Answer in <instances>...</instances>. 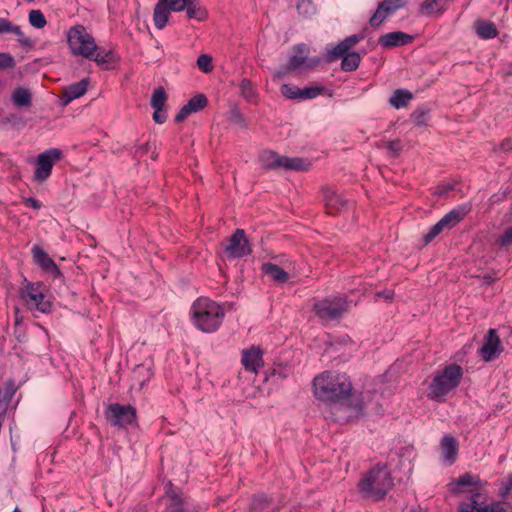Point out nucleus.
Here are the masks:
<instances>
[{
	"label": "nucleus",
	"mask_w": 512,
	"mask_h": 512,
	"mask_svg": "<svg viewBox=\"0 0 512 512\" xmlns=\"http://www.w3.org/2000/svg\"><path fill=\"white\" fill-rule=\"evenodd\" d=\"M313 393L316 399L326 404H348L354 415L363 411L360 397L353 392V385L345 373L324 371L313 379Z\"/></svg>",
	"instance_id": "f257e3e1"
},
{
	"label": "nucleus",
	"mask_w": 512,
	"mask_h": 512,
	"mask_svg": "<svg viewBox=\"0 0 512 512\" xmlns=\"http://www.w3.org/2000/svg\"><path fill=\"white\" fill-rule=\"evenodd\" d=\"M190 314L194 326L204 333L217 331L225 316L222 306L206 297L194 301Z\"/></svg>",
	"instance_id": "f03ea898"
},
{
	"label": "nucleus",
	"mask_w": 512,
	"mask_h": 512,
	"mask_svg": "<svg viewBox=\"0 0 512 512\" xmlns=\"http://www.w3.org/2000/svg\"><path fill=\"white\" fill-rule=\"evenodd\" d=\"M463 374V368L456 363L436 371L428 386L427 397L436 402L445 401L446 396L459 386Z\"/></svg>",
	"instance_id": "7ed1b4c3"
},
{
	"label": "nucleus",
	"mask_w": 512,
	"mask_h": 512,
	"mask_svg": "<svg viewBox=\"0 0 512 512\" xmlns=\"http://www.w3.org/2000/svg\"><path fill=\"white\" fill-rule=\"evenodd\" d=\"M393 486V479L385 465L377 464L363 475L358 483L359 492L364 498L382 500Z\"/></svg>",
	"instance_id": "20e7f679"
},
{
	"label": "nucleus",
	"mask_w": 512,
	"mask_h": 512,
	"mask_svg": "<svg viewBox=\"0 0 512 512\" xmlns=\"http://www.w3.org/2000/svg\"><path fill=\"white\" fill-rule=\"evenodd\" d=\"M350 307V301L343 294L331 295L313 304L315 315L324 323L339 320Z\"/></svg>",
	"instance_id": "39448f33"
},
{
	"label": "nucleus",
	"mask_w": 512,
	"mask_h": 512,
	"mask_svg": "<svg viewBox=\"0 0 512 512\" xmlns=\"http://www.w3.org/2000/svg\"><path fill=\"white\" fill-rule=\"evenodd\" d=\"M67 43L73 55L86 59H92L94 52L98 50L95 39L83 25H75L69 29Z\"/></svg>",
	"instance_id": "423d86ee"
},
{
	"label": "nucleus",
	"mask_w": 512,
	"mask_h": 512,
	"mask_svg": "<svg viewBox=\"0 0 512 512\" xmlns=\"http://www.w3.org/2000/svg\"><path fill=\"white\" fill-rule=\"evenodd\" d=\"M106 420L114 427L127 428L137 422V411L132 405L111 403L104 412Z\"/></svg>",
	"instance_id": "0eeeda50"
},
{
	"label": "nucleus",
	"mask_w": 512,
	"mask_h": 512,
	"mask_svg": "<svg viewBox=\"0 0 512 512\" xmlns=\"http://www.w3.org/2000/svg\"><path fill=\"white\" fill-rule=\"evenodd\" d=\"M62 158V151L58 148H51L38 155L34 180L44 182L52 172L54 164Z\"/></svg>",
	"instance_id": "6e6552de"
},
{
	"label": "nucleus",
	"mask_w": 512,
	"mask_h": 512,
	"mask_svg": "<svg viewBox=\"0 0 512 512\" xmlns=\"http://www.w3.org/2000/svg\"><path fill=\"white\" fill-rule=\"evenodd\" d=\"M482 497L480 492H474L470 496L469 502H461L458 512H512L505 508L501 501H493L491 503L480 502Z\"/></svg>",
	"instance_id": "1a4fd4ad"
},
{
	"label": "nucleus",
	"mask_w": 512,
	"mask_h": 512,
	"mask_svg": "<svg viewBox=\"0 0 512 512\" xmlns=\"http://www.w3.org/2000/svg\"><path fill=\"white\" fill-rule=\"evenodd\" d=\"M504 348L500 337L495 329H489L484 336L482 346L478 349V354L485 362H492L503 352Z\"/></svg>",
	"instance_id": "9d476101"
},
{
	"label": "nucleus",
	"mask_w": 512,
	"mask_h": 512,
	"mask_svg": "<svg viewBox=\"0 0 512 512\" xmlns=\"http://www.w3.org/2000/svg\"><path fill=\"white\" fill-rule=\"evenodd\" d=\"M225 253L229 258H242L252 253L251 245L243 229H236L225 247Z\"/></svg>",
	"instance_id": "9b49d317"
},
{
	"label": "nucleus",
	"mask_w": 512,
	"mask_h": 512,
	"mask_svg": "<svg viewBox=\"0 0 512 512\" xmlns=\"http://www.w3.org/2000/svg\"><path fill=\"white\" fill-rule=\"evenodd\" d=\"M23 298L30 308L35 307L42 313H49L51 311V303L45 300L40 284H28Z\"/></svg>",
	"instance_id": "f8f14e48"
},
{
	"label": "nucleus",
	"mask_w": 512,
	"mask_h": 512,
	"mask_svg": "<svg viewBox=\"0 0 512 512\" xmlns=\"http://www.w3.org/2000/svg\"><path fill=\"white\" fill-rule=\"evenodd\" d=\"M186 10L189 19L203 21L207 18V11L201 7L197 0H172V11L179 12Z\"/></svg>",
	"instance_id": "ddd939ff"
},
{
	"label": "nucleus",
	"mask_w": 512,
	"mask_h": 512,
	"mask_svg": "<svg viewBox=\"0 0 512 512\" xmlns=\"http://www.w3.org/2000/svg\"><path fill=\"white\" fill-rule=\"evenodd\" d=\"M241 363L246 371L257 373L264 365L263 350L258 346L243 349Z\"/></svg>",
	"instance_id": "4468645a"
},
{
	"label": "nucleus",
	"mask_w": 512,
	"mask_h": 512,
	"mask_svg": "<svg viewBox=\"0 0 512 512\" xmlns=\"http://www.w3.org/2000/svg\"><path fill=\"white\" fill-rule=\"evenodd\" d=\"M323 201L328 214L334 215L345 210L348 206L347 200L329 187L322 188Z\"/></svg>",
	"instance_id": "2eb2a0df"
},
{
	"label": "nucleus",
	"mask_w": 512,
	"mask_h": 512,
	"mask_svg": "<svg viewBox=\"0 0 512 512\" xmlns=\"http://www.w3.org/2000/svg\"><path fill=\"white\" fill-rule=\"evenodd\" d=\"M32 256L34 262L44 271L51 273L54 278H58L62 275L54 260L40 246H34L32 248Z\"/></svg>",
	"instance_id": "dca6fc26"
},
{
	"label": "nucleus",
	"mask_w": 512,
	"mask_h": 512,
	"mask_svg": "<svg viewBox=\"0 0 512 512\" xmlns=\"http://www.w3.org/2000/svg\"><path fill=\"white\" fill-rule=\"evenodd\" d=\"M471 211L470 204H462L445 214L439 222L445 230H451Z\"/></svg>",
	"instance_id": "f3484780"
},
{
	"label": "nucleus",
	"mask_w": 512,
	"mask_h": 512,
	"mask_svg": "<svg viewBox=\"0 0 512 512\" xmlns=\"http://www.w3.org/2000/svg\"><path fill=\"white\" fill-rule=\"evenodd\" d=\"M413 41V36L404 33L402 31H395L390 32L382 35L378 42L379 44L386 49L398 47V46H405Z\"/></svg>",
	"instance_id": "a211bd4d"
},
{
	"label": "nucleus",
	"mask_w": 512,
	"mask_h": 512,
	"mask_svg": "<svg viewBox=\"0 0 512 512\" xmlns=\"http://www.w3.org/2000/svg\"><path fill=\"white\" fill-rule=\"evenodd\" d=\"M364 37V34H354L346 37L330 51L329 55L327 56V61L332 62L336 59H339L342 55L346 54V52H349V50L358 42L363 40Z\"/></svg>",
	"instance_id": "6ab92c4d"
},
{
	"label": "nucleus",
	"mask_w": 512,
	"mask_h": 512,
	"mask_svg": "<svg viewBox=\"0 0 512 512\" xmlns=\"http://www.w3.org/2000/svg\"><path fill=\"white\" fill-rule=\"evenodd\" d=\"M172 11V0H158L153 11V22L157 29L162 30Z\"/></svg>",
	"instance_id": "aec40b11"
},
{
	"label": "nucleus",
	"mask_w": 512,
	"mask_h": 512,
	"mask_svg": "<svg viewBox=\"0 0 512 512\" xmlns=\"http://www.w3.org/2000/svg\"><path fill=\"white\" fill-rule=\"evenodd\" d=\"M88 83H89L88 78H85L79 82H76V83H73V84L67 86L64 89V92L61 97L62 105L67 106L73 100L83 96L87 92Z\"/></svg>",
	"instance_id": "412c9836"
},
{
	"label": "nucleus",
	"mask_w": 512,
	"mask_h": 512,
	"mask_svg": "<svg viewBox=\"0 0 512 512\" xmlns=\"http://www.w3.org/2000/svg\"><path fill=\"white\" fill-rule=\"evenodd\" d=\"M474 486L477 488L482 487L481 479L478 475H473L471 473H465L461 475L457 480L453 481L449 484L450 491L453 494H459L462 492L463 487Z\"/></svg>",
	"instance_id": "4be33fe9"
},
{
	"label": "nucleus",
	"mask_w": 512,
	"mask_h": 512,
	"mask_svg": "<svg viewBox=\"0 0 512 512\" xmlns=\"http://www.w3.org/2000/svg\"><path fill=\"white\" fill-rule=\"evenodd\" d=\"M191 506L187 497H182L180 494L172 492L169 495V504L167 505L166 512H193Z\"/></svg>",
	"instance_id": "5701e85b"
},
{
	"label": "nucleus",
	"mask_w": 512,
	"mask_h": 512,
	"mask_svg": "<svg viewBox=\"0 0 512 512\" xmlns=\"http://www.w3.org/2000/svg\"><path fill=\"white\" fill-rule=\"evenodd\" d=\"M441 450L443 458L450 464H453L456 461L458 454V443L454 437L445 435L441 440Z\"/></svg>",
	"instance_id": "b1692460"
},
{
	"label": "nucleus",
	"mask_w": 512,
	"mask_h": 512,
	"mask_svg": "<svg viewBox=\"0 0 512 512\" xmlns=\"http://www.w3.org/2000/svg\"><path fill=\"white\" fill-rule=\"evenodd\" d=\"M263 272L269 276L274 282L283 284L289 281V274L279 265L274 263H265L262 266Z\"/></svg>",
	"instance_id": "393cba45"
},
{
	"label": "nucleus",
	"mask_w": 512,
	"mask_h": 512,
	"mask_svg": "<svg viewBox=\"0 0 512 512\" xmlns=\"http://www.w3.org/2000/svg\"><path fill=\"white\" fill-rule=\"evenodd\" d=\"M11 100L16 107H30L32 105V93L28 88L17 87L11 95Z\"/></svg>",
	"instance_id": "a878e982"
},
{
	"label": "nucleus",
	"mask_w": 512,
	"mask_h": 512,
	"mask_svg": "<svg viewBox=\"0 0 512 512\" xmlns=\"http://www.w3.org/2000/svg\"><path fill=\"white\" fill-rule=\"evenodd\" d=\"M281 168L293 171H306L309 169L310 163L300 157H286L283 156L280 162Z\"/></svg>",
	"instance_id": "bb28decb"
},
{
	"label": "nucleus",
	"mask_w": 512,
	"mask_h": 512,
	"mask_svg": "<svg viewBox=\"0 0 512 512\" xmlns=\"http://www.w3.org/2000/svg\"><path fill=\"white\" fill-rule=\"evenodd\" d=\"M282 158L283 156L271 150L263 151L260 155L261 164L267 169L281 168L280 162H282Z\"/></svg>",
	"instance_id": "cd10ccee"
},
{
	"label": "nucleus",
	"mask_w": 512,
	"mask_h": 512,
	"mask_svg": "<svg viewBox=\"0 0 512 512\" xmlns=\"http://www.w3.org/2000/svg\"><path fill=\"white\" fill-rule=\"evenodd\" d=\"M413 98L410 91L406 89H397L389 99V103L396 109L406 107L409 101Z\"/></svg>",
	"instance_id": "c85d7f7f"
},
{
	"label": "nucleus",
	"mask_w": 512,
	"mask_h": 512,
	"mask_svg": "<svg viewBox=\"0 0 512 512\" xmlns=\"http://www.w3.org/2000/svg\"><path fill=\"white\" fill-rule=\"evenodd\" d=\"M476 33L482 39H492L498 35L497 28L491 21L476 22Z\"/></svg>",
	"instance_id": "c756f323"
},
{
	"label": "nucleus",
	"mask_w": 512,
	"mask_h": 512,
	"mask_svg": "<svg viewBox=\"0 0 512 512\" xmlns=\"http://www.w3.org/2000/svg\"><path fill=\"white\" fill-rule=\"evenodd\" d=\"M341 61V69L346 72L355 71L360 64L361 56L358 52H346V54L342 55Z\"/></svg>",
	"instance_id": "7c9ffc66"
},
{
	"label": "nucleus",
	"mask_w": 512,
	"mask_h": 512,
	"mask_svg": "<svg viewBox=\"0 0 512 512\" xmlns=\"http://www.w3.org/2000/svg\"><path fill=\"white\" fill-rule=\"evenodd\" d=\"M307 50L308 49L305 44H299L295 47V51L298 54L290 57L288 64H287V69L289 71L296 70L300 66L304 65V63L306 61L305 53L307 52Z\"/></svg>",
	"instance_id": "2f4dec72"
},
{
	"label": "nucleus",
	"mask_w": 512,
	"mask_h": 512,
	"mask_svg": "<svg viewBox=\"0 0 512 512\" xmlns=\"http://www.w3.org/2000/svg\"><path fill=\"white\" fill-rule=\"evenodd\" d=\"M15 392V382L13 380L6 381L4 387L0 389V406L2 405L6 408L10 404Z\"/></svg>",
	"instance_id": "473e14b6"
},
{
	"label": "nucleus",
	"mask_w": 512,
	"mask_h": 512,
	"mask_svg": "<svg viewBox=\"0 0 512 512\" xmlns=\"http://www.w3.org/2000/svg\"><path fill=\"white\" fill-rule=\"evenodd\" d=\"M166 101H167V94H166L165 89L162 86L157 87L153 91L151 99H150V104H151L152 108H157V109L165 108Z\"/></svg>",
	"instance_id": "72a5a7b5"
},
{
	"label": "nucleus",
	"mask_w": 512,
	"mask_h": 512,
	"mask_svg": "<svg viewBox=\"0 0 512 512\" xmlns=\"http://www.w3.org/2000/svg\"><path fill=\"white\" fill-rule=\"evenodd\" d=\"M91 60H94L99 65H103L116 62L117 57L113 50H97L94 52V56Z\"/></svg>",
	"instance_id": "f704fd0d"
},
{
	"label": "nucleus",
	"mask_w": 512,
	"mask_h": 512,
	"mask_svg": "<svg viewBox=\"0 0 512 512\" xmlns=\"http://www.w3.org/2000/svg\"><path fill=\"white\" fill-rule=\"evenodd\" d=\"M296 8L303 18H310L316 13V7L311 0H298Z\"/></svg>",
	"instance_id": "c9c22d12"
},
{
	"label": "nucleus",
	"mask_w": 512,
	"mask_h": 512,
	"mask_svg": "<svg viewBox=\"0 0 512 512\" xmlns=\"http://www.w3.org/2000/svg\"><path fill=\"white\" fill-rule=\"evenodd\" d=\"M324 91L325 88L322 85L305 87L303 89L300 88L298 100L302 101L316 98L317 96L321 95Z\"/></svg>",
	"instance_id": "e433bc0d"
},
{
	"label": "nucleus",
	"mask_w": 512,
	"mask_h": 512,
	"mask_svg": "<svg viewBox=\"0 0 512 512\" xmlns=\"http://www.w3.org/2000/svg\"><path fill=\"white\" fill-rule=\"evenodd\" d=\"M186 104L192 113H196L207 106L208 100L204 94H197L192 97Z\"/></svg>",
	"instance_id": "4c0bfd02"
},
{
	"label": "nucleus",
	"mask_w": 512,
	"mask_h": 512,
	"mask_svg": "<svg viewBox=\"0 0 512 512\" xmlns=\"http://www.w3.org/2000/svg\"><path fill=\"white\" fill-rule=\"evenodd\" d=\"M16 66V61L10 53L0 52V70L13 69ZM5 86V82L0 78V89Z\"/></svg>",
	"instance_id": "58836bf2"
},
{
	"label": "nucleus",
	"mask_w": 512,
	"mask_h": 512,
	"mask_svg": "<svg viewBox=\"0 0 512 512\" xmlns=\"http://www.w3.org/2000/svg\"><path fill=\"white\" fill-rule=\"evenodd\" d=\"M29 23L34 28L42 29L46 26L47 21L40 10H31L29 13Z\"/></svg>",
	"instance_id": "ea45409f"
},
{
	"label": "nucleus",
	"mask_w": 512,
	"mask_h": 512,
	"mask_svg": "<svg viewBox=\"0 0 512 512\" xmlns=\"http://www.w3.org/2000/svg\"><path fill=\"white\" fill-rule=\"evenodd\" d=\"M448 0H426L422 4V8L425 9L428 13H440L444 10V7Z\"/></svg>",
	"instance_id": "a19ab883"
},
{
	"label": "nucleus",
	"mask_w": 512,
	"mask_h": 512,
	"mask_svg": "<svg viewBox=\"0 0 512 512\" xmlns=\"http://www.w3.org/2000/svg\"><path fill=\"white\" fill-rule=\"evenodd\" d=\"M407 4V0H383L380 5L390 15L395 13L397 10L404 8Z\"/></svg>",
	"instance_id": "79ce46f5"
},
{
	"label": "nucleus",
	"mask_w": 512,
	"mask_h": 512,
	"mask_svg": "<svg viewBox=\"0 0 512 512\" xmlns=\"http://www.w3.org/2000/svg\"><path fill=\"white\" fill-rule=\"evenodd\" d=\"M241 95L249 101H253L256 97V90L252 82L248 79H243L240 83Z\"/></svg>",
	"instance_id": "37998d69"
},
{
	"label": "nucleus",
	"mask_w": 512,
	"mask_h": 512,
	"mask_svg": "<svg viewBox=\"0 0 512 512\" xmlns=\"http://www.w3.org/2000/svg\"><path fill=\"white\" fill-rule=\"evenodd\" d=\"M390 14L387 13L385 11L384 8H381V5L379 4L378 5V8L376 9V11L374 12V14L372 15V17L370 18L369 20V24L372 26V27H378L380 26L385 20L386 18L389 16Z\"/></svg>",
	"instance_id": "c03bdc74"
},
{
	"label": "nucleus",
	"mask_w": 512,
	"mask_h": 512,
	"mask_svg": "<svg viewBox=\"0 0 512 512\" xmlns=\"http://www.w3.org/2000/svg\"><path fill=\"white\" fill-rule=\"evenodd\" d=\"M197 66L205 73H209L213 69L212 58L208 54H202L197 59Z\"/></svg>",
	"instance_id": "a18cd8bd"
},
{
	"label": "nucleus",
	"mask_w": 512,
	"mask_h": 512,
	"mask_svg": "<svg viewBox=\"0 0 512 512\" xmlns=\"http://www.w3.org/2000/svg\"><path fill=\"white\" fill-rule=\"evenodd\" d=\"M445 231L441 223L438 221L436 224H434L428 233H426L423 237L424 243L429 244L431 241H433L441 232Z\"/></svg>",
	"instance_id": "49530a36"
},
{
	"label": "nucleus",
	"mask_w": 512,
	"mask_h": 512,
	"mask_svg": "<svg viewBox=\"0 0 512 512\" xmlns=\"http://www.w3.org/2000/svg\"><path fill=\"white\" fill-rule=\"evenodd\" d=\"M299 92H300V88H298L296 86H291L289 84H283L281 86V93L287 99L298 100Z\"/></svg>",
	"instance_id": "de8ad7c7"
},
{
	"label": "nucleus",
	"mask_w": 512,
	"mask_h": 512,
	"mask_svg": "<svg viewBox=\"0 0 512 512\" xmlns=\"http://www.w3.org/2000/svg\"><path fill=\"white\" fill-rule=\"evenodd\" d=\"M11 33L15 34L17 36L18 42L22 46H32L33 42L29 37H27L21 30L20 26L13 25Z\"/></svg>",
	"instance_id": "09e8293b"
},
{
	"label": "nucleus",
	"mask_w": 512,
	"mask_h": 512,
	"mask_svg": "<svg viewBox=\"0 0 512 512\" xmlns=\"http://www.w3.org/2000/svg\"><path fill=\"white\" fill-rule=\"evenodd\" d=\"M496 243L500 247L508 248L512 244V226L505 229L503 234L497 239Z\"/></svg>",
	"instance_id": "8fccbe9b"
},
{
	"label": "nucleus",
	"mask_w": 512,
	"mask_h": 512,
	"mask_svg": "<svg viewBox=\"0 0 512 512\" xmlns=\"http://www.w3.org/2000/svg\"><path fill=\"white\" fill-rule=\"evenodd\" d=\"M385 147L394 157L398 156L403 148L399 139L386 142Z\"/></svg>",
	"instance_id": "3c124183"
},
{
	"label": "nucleus",
	"mask_w": 512,
	"mask_h": 512,
	"mask_svg": "<svg viewBox=\"0 0 512 512\" xmlns=\"http://www.w3.org/2000/svg\"><path fill=\"white\" fill-rule=\"evenodd\" d=\"M154 109V113H153V120L157 123V124H163L166 120H167V113L165 111V108H153Z\"/></svg>",
	"instance_id": "603ef678"
},
{
	"label": "nucleus",
	"mask_w": 512,
	"mask_h": 512,
	"mask_svg": "<svg viewBox=\"0 0 512 512\" xmlns=\"http://www.w3.org/2000/svg\"><path fill=\"white\" fill-rule=\"evenodd\" d=\"M512 490V475H509L507 480L502 484V488L500 491V496L503 500L507 498Z\"/></svg>",
	"instance_id": "864d4df0"
},
{
	"label": "nucleus",
	"mask_w": 512,
	"mask_h": 512,
	"mask_svg": "<svg viewBox=\"0 0 512 512\" xmlns=\"http://www.w3.org/2000/svg\"><path fill=\"white\" fill-rule=\"evenodd\" d=\"M190 114H192L190 108L187 106V104H185L180 110L179 112L176 114L175 116V122L176 123H181L183 122Z\"/></svg>",
	"instance_id": "5fc2aeb1"
},
{
	"label": "nucleus",
	"mask_w": 512,
	"mask_h": 512,
	"mask_svg": "<svg viewBox=\"0 0 512 512\" xmlns=\"http://www.w3.org/2000/svg\"><path fill=\"white\" fill-rule=\"evenodd\" d=\"M426 115L427 111L424 109H418L412 114V117L414 118L416 124L421 126L425 124Z\"/></svg>",
	"instance_id": "6e6d98bb"
},
{
	"label": "nucleus",
	"mask_w": 512,
	"mask_h": 512,
	"mask_svg": "<svg viewBox=\"0 0 512 512\" xmlns=\"http://www.w3.org/2000/svg\"><path fill=\"white\" fill-rule=\"evenodd\" d=\"M13 24L5 18H0V34L11 33Z\"/></svg>",
	"instance_id": "4d7b16f0"
},
{
	"label": "nucleus",
	"mask_w": 512,
	"mask_h": 512,
	"mask_svg": "<svg viewBox=\"0 0 512 512\" xmlns=\"http://www.w3.org/2000/svg\"><path fill=\"white\" fill-rule=\"evenodd\" d=\"M149 151V142L136 146L135 156H142Z\"/></svg>",
	"instance_id": "13d9d810"
},
{
	"label": "nucleus",
	"mask_w": 512,
	"mask_h": 512,
	"mask_svg": "<svg viewBox=\"0 0 512 512\" xmlns=\"http://www.w3.org/2000/svg\"><path fill=\"white\" fill-rule=\"evenodd\" d=\"M25 205L28 206V207H31L33 209H40L41 208V203L33 198V197H29L27 199H25Z\"/></svg>",
	"instance_id": "bf43d9fd"
},
{
	"label": "nucleus",
	"mask_w": 512,
	"mask_h": 512,
	"mask_svg": "<svg viewBox=\"0 0 512 512\" xmlns=\"http://www.w3.org/2000/svg\"><path fill=\"white\" fill-rule=\"evenodd\" d=\"M500 149L503 151H511L512 150V138L511 137L505 138L500 144Z\"/></svg>",
	"instance_id": "052dcab7"
},
{
	"label": "nucleus",
	"mask_w": 512,
	"mask_h": 512,
	"mask_svg": "<svg viewBox=\"0 0 512 512\" xmlns=\"http://www.w3.org/2000/svg\"><path fill=\"white\" fill-rule=\"evenodd\" d=\"M12 512H21L18 508H15Z\"/></svg>",
	"instance_id": "680f3d73"
},
{
	"label": "nucleus",
	"mask_w": 512,
	"mask_h": 512,
	"mask_svg": "<svg viewBox=\"0 0 512 512\" xmlns=\"http://www.w3.org/2000/svg\"><path fill=\"white\" fill-rule=\"evenodd\" d=\"M511 67H512V62H511ZM509 73L512 74V70Z\"/></svg>",
	"instance_id": "e2e57ef3"
}]
</instances>
